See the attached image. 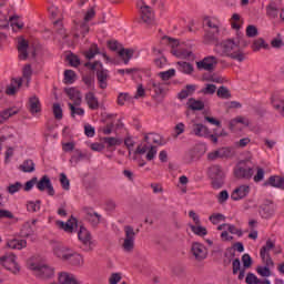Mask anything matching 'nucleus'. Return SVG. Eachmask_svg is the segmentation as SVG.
<instances>
[{"mask_svg":"<svg viewBox=\"0 0 284 284\" xmlns=\"http://www.w3.org/2000/svg\"><path fill=\"white\" fill-rule=\"evenodd\" d=\"M41 210V200L29 201L27 202V211L28 212H39Z\"/></svg>","mask_w":284,"mask_h":284,"instance_id":"c03bdc74","label":"nucleus"},{"mask_svg":"<svg viewBox=\"0 0 284 284\" xmlns=\"http://www.w3.org/2000/svg\"><path fill=\"white\" fill-rule=\"evenodd\" d=\"M267 185H270L271 187H277L278 190H284V178L278 175H272L266 182H264V186Z\"/></svg>","mask_w":284,"mask_h":284,"instance_id":"5701e85b","label":"nucleus"},{"mask_svg":"<svg viewBox=\"0 0 284 284\" xmlns=\"http://www.w3.org/2000/svg\"><path fill=\"white\" fill-rule=\"evenodd\" d=\"M124 242L122 244V247L124 252H132L134 250V239H136V232H134V227L126 225L124 226Z\"/></svg>","mask_w":284,"mask_h":284,"instance_id":"0eeeda50","label":"nucleus"},{"mask_svg":"<svg viewBox=\"0 0 284 284\" xmlns=\"http://www.w3.org/2000/svg\"><path fill=\"white\" fill-rule=\"evenodd\" d=\"M236 123H242V125H250V120H247L244 116H237L233 120L230 121V130H234V126L236 125Z\"/></svg>","mask_w":284,"mask_h":284,"instance_id":"a18cd8bd","label":"nucleus"},{"mask_svg":"<svg viewBox=\"0 0 284 284\" xmlns=\"http://www.w3.org/2000/svg\"><path fill=\"white\" fill-rule=\"evenodd\" d=\"M149 88L152 89L155 93V97H161L162 94H165V84L162 82H159L154 79H151L148 83Z\"/></svg>","mask_w":284,"mask_h":284,"instance_id":"b1692460","label":"nucleus"},{"mask_svg":"<svg viewBox=\"0 0 284 284\" xmlns=\"http://www.w3.org/2000/svg\"><path fill=\"white\" fill-rule=\"evenodd\" d=\"M36 185L40 192H45L47 190L49 196H54V186H52V181L48 175H43L40 181L37 180Z\"/></svg>","mask_w":284,"mask_h":284,"instance_id":"f8f14e48","label":"nucleus"},{"mask_svg":"<svg viewBox=\"0 0 284 284\" xmlns=\"http://www.w3.org/2000/svg\"><path fill=\"white\" fill-rule=\"evenodd\" d=\"M246 37L248 39H254V37H258V29L254 24H250L246 27Z\"/></svg>","mask_w":284,"mask_h":284,"instance_id":"4d7b16f0","label":"nucleus"},{"mask_svg":"<svg viewBox=\"0 0 284 284\" xmlns=\"http://www.w3.org/2000/svg\"><path fill=\"white\" fill-rule=\"evenodd\" d=\"M241 270H243V267H241V260L239 257L234 258L232 261V273H233V276H236V274H241Z\"/></svg>","mask_w":284,"mask_h":284,"instance_id":"6e6d98bb","label":"nucleus"},{"mask_svg":"<svg viewBox=\"0 0 284 284\" xmlns=\"http://www.w3.org/2000/svg\"><path fill=\"white\" fill-rule=\"evenodd\" d=\"M77 81V73L73 70L64 71V83L72 84Z\"/></svg>","mask_w":284,"mask_h":284,"instance_id":"3c124183","label":"nucleus"},{"mask_svg":"<svg viewBox=\"0 0 284 284\" xmlns=\"http://www.w3.org/2000/svg\"><path fill=\"white\" fill-rule=\"evenodd\" d=\"M192 134L195 136L207 139L210 136V129L202 123H195L192 126Z\"/></svg>","mask_w":284,"mask_h":284,"instance_id":"aec40b11","label":"nucleus"},{"mask_svg":"<svg viewBox=\"0 0 284 284\" xmlns=\"http://www.w3.org/2000/svg\"><path fill=\"white\" fill-rule=\"evenodd\" d=\"M20 170L26 173L34 172V162L27 160L20 165Z\"/></svg>","mask_w":284,"mask_h":284,"instance_id":"de8ad7c7","label":"nucleus"},{"mask_svg":"<svg viewBox=\"0 0 284 284\" xmlns=\"http://www.w3.org/2000/svg\"><path fill=\"white\" fill-rule=\"evenodd\" d=\"M138 6H140L141 19L143 23L146 26H152L154 23V13L152 12V8L146 6L145 1L139 0Z\"/></svg>","mask_w":284,"mask_h":284,"instance_id":"6e6552de","label":"nucleus"},{"mask_svg":"<svg viewBox=\"0 0 284 284\" xmlns=\"http://www.w3.org/2000/svg\"><path fill=\"white\" fill-rule=\"evenodd\" d=\"M65 94L69 97L71 101H73L74 105H81L82 97H81V91L70 88L65 89Z\"/></svg>","mask_w":284,"mask_h":284,"instance_id":"bb28decb","label":"nucleus"},{"mask_svg":"<svg viewBox=\"0 0 284 284\" xmlns=\"http://www.w3.org/2000/svg\"><path fill=\"white\" fill-rule=\"evenodd\" d=\"M216 65H219V58L214 55H207L203 60L196 62L197 70H206V72H212Z\"/></svg>","mask_w":284,"mask_h":284,"instance_id":"1a4fd4ad","label":"nucleus"},{"mask_svg":"<svg viewBox=\"0 0 284 284\" xmlns=\"http://www.w3.org/2000/svg\"><path fill=\"white\" fill-rule=\"evenodd\" d=\"M219 33L216 31H207L205 34L206 43H217L219 38L216 37Z\"/></svg>","mask_w":284,"mask_h":284,"instance_id":"052dcab7","label":"nucleus"},{"mask_svg":"<svg viewBox=\"0 0 284 284\" xmlns=\"http://www.w3.org/2000/svg\"><path fill=\"white\" fill-rule=\"evenodd\" d=\"M234 256H236L234 248L232 247L226 248V251L224 252V258H223L224 267H229V265L232 264Z\"/></svg>","mask_w":284,"mask_h":284,"instance_id":"58836bf2","label":"nucleus"},{"mask_svg":"<svg viewBox=\"0 0 284 284\" xmlns=\"http://www.w3.org/2000/svg\"><path fill=\"white\" fill-rule=\"evenodd\" d=\"M57 225L60 230H64V232H69V234H72L74 232V227L78 225V221L74 216H71L67 222L58 221Z\"/></svg>","mask_w":284,"mask_h":284,"instance_id":"dca6fc26","label":"nucleus"},{"mask_svg":"<svg viewBox=\"0 0 284 284\" xmlns=\"http://www.w3.org/2000/svg\"><path fill=\"white\" fill-rule=\"evenodd\" d=\"M190 227L191 232H193V234H196V236H207V229H205L204 226L190 225Z\"/></svg>","mask_w":284,"mask_h":284,"instance_id":"603ef678","label":"nucleus"},{"mask_svg":"<svg viewBox=\"0 0 284 284\" xmlns=\"http://www.w3.org/2000/svg\"><path fill=\"white\" fill-rule=\"evenodd\" d=\"M191 254L196 261H205L207 258V248H205V245L194 242L191 247Z\"/></svg>","mask_w":284,"mask_h":284,"instance_id":"ddd939ff","label":"nucleus"},{"mask_svg":"<svg viewBox=\"0 0 284 284\" xmlns=\"http://www.w3.org/2000/svg\"><path fill=\"white\" fill-rule=\"evenodd\" d=\"M267 50V48H270V45L267 43H265V40L263 38H258L256 40H254L253 44H252V50L253 52H258V50L261 49Z\"/></svg>","mask_w":284,"mask_h":284,"instance_id":"ea45409f","label":"nucleus"},{"mask_svg":"<svg viewBox=\"0 0 284 284\" xmlns=\"http://www.w3.org/2000/svg\"><path fill=\"white\" fill-rule=\"evenodd\" d=\"M158 77H160L162 81H170V79H173V77H176V70L169 69L168 71H162L158 73Z\"/></svg>","mask_w":284,"mask_h":284,"instance_id":"37998d69","label":"nucleus"},{"mask_svg":"<svg viewBox=\"0 0 284 284\" xmlns=\"http://www.w3.org/2000/svg\"><path fill=\"white\" fill-rule=\"evenodd\" d=\"M187 106L190 108V110L201 111V110L205 109V103L201 100L190 98L189 101H187Z\"/></svg>","mask_w":284,"mask_h":284,"instance_id":"c9c22d12","label":"nucleus"},{"mask_svg":"<svg viewBox=\"0 0 284 284\" xmlns=\"http://www.w3.org/2000/svg\"><path fill=\"white\" fill-rule=\"evenodd\" d=\"M21 187H23V184H21V182H16L7 187V192L9 194H17V192L21 191Z\"/></svg>","mask_w":284,"mask_h":284,"instance_id":"bf43d9fd","label":"nucleus"},{"mask_svg":"<svg viewBox=\"0 0 284 284\" xmlns=\"http://www.w3.org/2000/svg\"><path fill=\"white\" fill-rule=\"evenodd\" d=\"M11 28H18V30H23V22H19V16H12L9 18Z\"/></svg>","mask_w":284,"mask_h":284,"instance_id":"13d9d810","label":"nucleus"},{"mask_svg":"<svg viewBox=\"0 0 284 284\" xmlns=\"http://www.w3.org/2000/svg\"><path fill=\"white\" fill-rule=\"evenodd\" d=\"M30 271L33 272L37 278L41 281H48L54 277V267L43 263H32Z\"/></svg>","mask_w":284,"mask_h":284,"instance_id":"7ed1b4c3","label":"nucleus"},{"mask_svg":"<svg viewBox=\"0 0 284 284\" xmlns=\"http://www.w3.org/2000/svg\"><path fill=\"white\" fill-rule=\"evenodd\" d=\"M53 116L57 121H61V119H63V109L61 108V104L53 103Z\"/></svg>","mask_w":284,"mask_h":284,"instance_id":"864d4df0","label":"nucleus"},{"mask_svg":"<svg viewBox=\"0 0 284 284\" xmlns=\"http://www.w3.org/2000/svg\"><path fill=\"white\" fill-rule=\"evenodd\" d=\"M67 262L70 265H73V267H83V263H84L83 255H81L74 251H71L69 253Z\"/></svg>","mask_w":284,"mask_h":284,"instance_id":"412c9836","label":"nucleus"},{"mask_svg":"<svg viewBox=\"0 0 284 284\" xmlns=\"http://www.w3.org/2000/svg\"><path fill=\"white\" fill-rule=\"evenodd\" d=\"M209 176L212 180L211 185L213 190H221L225 185V171L223 166L215 164L209 169Z\"/></svg>","mask_w":284,"mask_h":284,"instance_id":"f03ea898","label":"nucleus"},{"mask_svg":"<svg viewBox=\"0 0 284 284\" xmlns=\"http://www.w3.org/2000/svg\"><path fill=\"white\" fill-rule=\"evenodd\" d=\"M217 151L220 153V159H230V156H232V149L227 146L217 149Z\"/></svg>","mask_w":284,"mask_h":284,"instance_id":"e2e57ef3","label":"nucleus"},{"mask_svg":"<svg viewBox=\"0 0 284 284\" xmlns=\"http://www.w3.org/2000/svg\"><path fill=\"white\" fill-rule=\"evenodd\" d=\"M21 85H23V79H13L10 85L7 87L6 94H8L9 97L17 94V90H19Z\"/></svg>","mask_w":284,"mask_h":284,"instance_id":"c85d7f7f","label":"nucleus"},{"mask_svg":"<svg viewBox=\"0 0 284 284\" xmlns=\"http://www.w3.org/2000/svg\"><path fill=\"white\" fill-rule=\"evenodd\" d=\"M118 54L122 59L123 63L125 65H128L130 63V59H132V57H134V50L121 48L119 50Z\"/></svg>","mask_w":284,"mask_h":284,"instance_id":"7c9ffc66","label":"nucleus"},{"mask_svg":"<svg viewBox=\"0 0 284 284\" xmlns=\"http://www.w3.org/2000/svg\"><path fill=\"white\" fill-rule=\"evenodd\" d=\"M242 263H243V267L241 270V273H239L237 275V280L239 281H243V278H245V270H250V267H252V256H250V254H244L242 256Z\"/></svg>","mask_w":284,"mask_h":284,"instance_id":"a878e982","label":"nucleus"},{"mask_svg":"<svg viewBox=\"0 0 284 284\" xmlns=\"http://www.w3.org/2000/svg\"><path fill=\"white\" fill-rule=\"evenodd\" d=\"M272 105L274 110H277V112L281 114V116L284 118V100L283 99H273Z\"/></svg>","mask_w":284,"mask_h":284,"instance_id":"79ce46f5","label":"nucleus"},{"mask_svg":"<svg viewBox=\"0 0 284 284\" xmlns=\"http://www.w3.org/2000/svg\"><path fill=\"white\" fill-rule=\"evenodd\" d=\"M84 101L89 108V110H99V98L94 94V92L89 91L84 95Z\"/></svg>","mask_w":284,"mask_h":284,"instance_id":"4be33fe9","label":"nucleus"},{"mask_svg":"<svg viewBox=\"0 0 284 284\" xmlns=\"http://www.w3.org/2000/svg\"><path fill=\"white\" fill-rule=\"evenodd\" d=\"M103 143H106V148H114L115 145H121L123 140L119 138H103Z\"/></svg>","mask_w":284,"mask_h":284,"instance_id":"8fccbe9b","label":"nucleus"},{"mask_svg":"<svg viewBox=\"0 0 284 284\" xmlns=\"http://www.w3.org/2000/svg\"><path fill=\"white\" fill-rule=\"evenodd\" d=\"M194 92H196V85L187 84L186 88L178 94V99L183 101L184 99H187V97L194 94Z\"/></svg>","mask_w":284,"mask_h":284,"instance_id":"f704fd0d","label":"nucleus"},{"mask_svg":"<svg viewBox=\"0 0 284 284\" xmlns=\"http://www.w3.org/2000/svg\"><path fill=\"white\" fill-rule=\"evenodd\" d=\"M53 27L55 28L57 34L61 37L62 39H68V33L65 32V29L63 28V23L61 20H55L53 22Z\"/></svg>","mask_w":284,"mask_h":284,"instance_id":"a19ab883","label":"nucleus"},{"mask_svg":"<svg viewBox=\"0 0 284 284\" xmlns=\"http://www.w3.org/2000/svg\"><path fill=\"white\" fill-rule=\"evenodd\" d=\"M71 252L72 248L64 246L63 244H58L53 247V254L57 258H60V261H68Z\"/></svg>","mask_w":284,"mask_h":284,"instance_id":"2eb2a0df","label":"nucleus"},{"mask_svg":"<svg viewBox=\"0 0 284 284\" xmlns=\"http://www.w3.org/2000/svg\"><path fill=\"white\" fill-rule=\"evenodd\" d=\"M179 72H182L183 74H192L194 72V65L190 62L185 61H179L176 62Z\"/></svg>","mask_w":284,"mask_h":284,"instance_id":"473e14b6","label":"nucleus"},{"mask_svg":"<svg viewBox=\"0 0 284 284\" xmlns=\"http://www.w3.org/2000/svg\"><path fill=\"white\" fill-rule=\"evenodd\" d=\"M204 21H205L207 28H211L213 31L219 33V21L212 20L210 18H205Z\"/></svg>","mask_w":284,"mask_h":284,"instance_id":"69168bd1","label":"nucleus"},{"mask_svg":"<svg viewBox=\"0 0 284 284\" xmlns=\"http://www.w3.org/2000/svg\"><path fill=\"white\" fill-rule=\"evenodd\" d=\"M256 272L257 274H260V276H263L265 278L272 276V271L268 266H257Z\"/></svg>","mask_w":284,"mask_h":284,"instance_id":"680f3d73","label":"nucleus"},{"mask_svg":"<svg viewBox=\"0 0 284 284\" xmlns=\"http://www.w3.org/2000/svg\"><path fill=\"white\" fill-rule=\"evenodd\" d=\"M202 94H214L216 92L215 84H206L205 88L201 90Z\"/></svg>","mask_w":284,"mask_h":284,"instance_id":"774afa93","label":"nucleus"},{"mask_svg":"<svg viewBox=\"0 0 284 284\" xmlns=\"http://www.w3.org/2000/svg\"><path fill=\"white\" fill-rule=\"evenodd\" d=\"M28 48H30L28 40L23 38L18 39V52L20 61H26L28 59Z\"/></svg>","mask_w":284,"mask_h":284,"instance_id":"6ab92c4d","label":"nucleus"},{"mask_svg":"<svg viewBox=\"0 0 284 284\" xmlns=\"http://www.w3.org/2000/svg\"><path fill=\"white\" fill-rule=\"evenodd\" d=\"M14 114H19V110H17L14 108H9V109H6L4 111H2L0 113V125L6 123V121H8V119H10V116H14Z\"/></svg>","mask_w":284,"mask_h":284,"instance_id":"e433bc0d","label":"nucleus"},{"mask_svg":"<svg viewBox=\"0 0 284 284\" xmlns=\"http://www.w3.org/2000/svg\"><path fill=\"white\" fill-rule=\"evenodd\" d=\"M23 79L27 80V85L30 83V79H32V65L26 64L22 70Z\"/></svg>","mask_w":284,"mask_h":284,"instance_id":"5fc2aeb1","label":"nucleus"},{"mask_svg":"<svg viewBox=\"0 0 284 284\" xmlns=\"http://www.w3.org/2000/svg\"><path fill=\"white\" fill-rule=\"evenodd\" d=\"M217 97L220 99H232V93L230 92V89H227V87L222 85L217 89Z\"/></svg>","mask_w":284,"mask_h":284,"instance_id":"09e8293b","label":"nucleus"},{"mask_svg":"<svg viewBox=\"0 0 284 284\" xmlns=\"http://www.w3.org/2000/svg\"><path fill=\"white\" fill-rule=\"evenodd\" d=\"M28 110L31 114H39V112H41V101L37 95L29 98Z\"/></svg>","mask_w":284,"mask_h":284,"instance_id":"393cba45","label":"nucleus"},{"mask_svg":"<svg viewBox=\"0 0 284 284\" xmlns=\"http://www.w3.org/2000/svg\"><path fill=\"white\" fill-rule=\"evenodd\" d=\"M78 239L82 243L83 252H92V250H94V242H92V235L89 233L88 229L81 226L78 232Z\"/></svg>","mask_w":284,"mask_h":284,"instance_id":"423d86ee","label":"nucleus"},{"mask_svg":"<svg viewBox=\"0 0 284 284\" xmlns=\"http://www.w3.org/2000/svg\"><path fill=\"white\" fill-rule=\"evenodd\" d=\"M247 194H250V186L241 185L232 192L231 199L232 201H241L242 199H245Z\"/></svg>","mask_w":284,"mask_h":284,"instance_id":"a211bd4d","label":"nucleus"},{"mask_svg":"<svg viewBox=\"0 0 284 284\" xmlns=\"http://www.w3.org/2000/svg\"><path fill=\"white\" fill-rule=\"evenodd\" d=\"M274 247H276V244L272 240H267L265 245L262 246L260 250V256L262 261H265V256H267V254H270V251L274 250Z\"/></svg>","mask_w":284,"mask_h":284,"instance_id":"72a5a7b5","label":"nucleus"},{"mask_svg":"<svg viewBox=\"0 0 284 284\" xmlns=\"http://www.w3.org/2000/svg\"><path fill=\"white\" fill-rule=\"evenodd\" d=\"M98 84L101 90L108 88V79H110V71L103 68V64H100V69L97 70Z\"/></svg>","mask_w":284,"mask_h":284,"instance_id":"4468645a","label":"nucleus"},{"mask_svg":"<svg viewBox=\"0 0 284 284\" xmlns=\"http://www.w3.org/2000/svg\"><path fill=\"white\" fill-rule=\"evenodd\" d=\"M132 97H130V93H120L118 95V105H125V101H130Z\"/></svg>","mask_w":284,"mask_h":284,"instance_id":"338daca9","label":"nucleus"},{"mask_svg":"<svg viewBox=\"0 0 284 284\" xmlns=\"http://www.w3.org/2000/svg\"><path fill=\"white\" fill-rule=\"evenodd\" d=\"M0 264L12 274H19V272H21V267L17 263V255H14V253H6L2 255L0 257Z\"/></svg>","mask_w":284,"mask_h":284,"instance_id":"20e7f679","label":"nucleus"},{"mask_svg":"<svg viewBox=\"0 0 284 284\" xmlns=\"http://www.w3.org/2000/svg\"><path fill=\"white\" fill-rule=\"evenodd\" d=\"M27 246L28 242L26 240L12 239L7 242V247L10 250H23Z\"/></svg>","mask_w":284,"mask_h":284,"instance_id":"c756f323","label":"nucleus"},{"mask_svg":"<svg viewBox=\"0 0 284 284\" xmlns=\"http://www.w3.org/2000/svg\"><path fill=\"white\" fill-rule=\"evenodd\" d=\"M69 109L71 110V116L74 119V116H83L85 114V110L83 108H77L74 104L69 102Z\"/></svg>","mask_w":284,"mask_h":284,"instance_id":"49530a36","label":"nucleus"},{"mask_svg":"<svg viewBox=\"0 0 284 284\" xmlns=\"http://www.w3.org/2000/svg\"><path fill=\"white\" fill-rule=\"evenodd\" d=\"M241 41H234L232 39L224 40L221 43L215 44V52L220 54V57H229L234 61H239V63H243L245 61V51L240 47Z\"/></svg>","mask_w":284,"mask_h":284,"instance_id":"f257e3e1","label":"nucleus"},{"mask_svg":"<svg viewBox=\"0 0 284 284\" xmlns=\"http://www.w3.org/2000/svg\"><path fill=\"white\" fill-rule=\"evenodd\" d=\"M278 6L276 4V2L271 1L267 6H266V16L268 17V19H278Z\"/></svg>","mask_w":284,"mask_h":284,"instance_id":"2f4dec72","label":"nucleus"},{"mask_svg":"<svg viewBox=\"0 0 284 284\" xmlns=\"http://www.w3.org/2000/svg\"><path fill=\"white\" fill-rule=\"evenodd\" d=\"M97 54H102V57H103V59H105L106 63H114V60H112L108 55V53L101 52V50L99 49V44H97V43H92L91 47L89 48V50L84 52V57L89 61L94 59V57H97Z\"/></svg>","mask_w":284,"mask_h":284,"instance_id":"9d476101","label":"nucleus"},{"mask_svg":"<svg viewBox=\"0 0 284 284\" xmlns=\"http://www.w3.org/2000/svg\"><path fill=\"white\" fill-rule=\"evenodd\" d=\"M276 212V205L274 202L266 200L263 204L260 205L258 214L262 219H272Z\"/></svg>","mask_w":284,"mask_h":284,"instance_id":"9b49d317","label":"nucleus"},{"mask_svg":"<svg viewBox=\"0 0 284 284\" xmlns=\"http://www.w3.org/2000/svg\"><path fill=\"white\" fill-rule=\"evenodd\" d=\"M60 183L62 185V190H70V180L68 179V175H65V173L60 174Z\"/></svg>","mask_w":284,"mask_h":284,"instance_id":"0e129e2a","label":"nucleus"},{"mask_svg":"<svg viewBox=\"0 0 284 284\" xmlns=\"http://www.w3.org/2000/svg\"><path fill=\"white\" fill-rule=\"evenodd\" d=\"M233 174L235 179H243L245 181H250V179L254 176V169L247 166L245 162H239L233 170Z\"/></svg>","mask_w":284,"mask_h":284,"instance_id":"39448f33","label":"nucleus"},{"mask_svg":"<svg viewBox=\"0 0 284 284\" xmlns=\"http://www.w3.org/2000/svg\"><path fill=\"white\" fill-rule=\"evenodd\" d=\"M171 52L174 57H178V59H192V57H194L192 51L185 49H173Z\"/></svg>","mask_w":284,"mask_h":284,"instance_id":"4c0bfd02","label":"nucleus"},{"mask_svg":"<svg viewBox=\"0 0 284 284\" xmlns=\"http://www.w3.org/2000/svg\"><path fill=\"white\" fill-rule=\"evenodd\" d=\"M87 220L93 227H97L101 223V214L94 212L93 209H85Z\"/></svg>","mask_w":284,"mask_h":284,"instance_id":"cd10ccee","label":"nucleus"},{"mask_svg":"<svg viewBox=\"0 0 284 284\" xmlns=\"http://www.w3.org/2000/svg\"><path fill=\"white\" fill-rule=\"evenodd\" d=\"M58 281L60 284H82L79 282V280H77L74 274L68 272H60L58 275Z\"/></svg>","mask_w":284,"mask_h":284,"instance_id":"f3484780","label":"nucleus"}]
</instances>
